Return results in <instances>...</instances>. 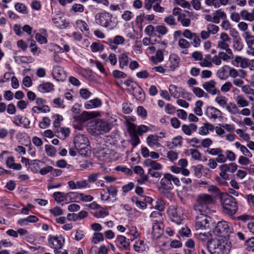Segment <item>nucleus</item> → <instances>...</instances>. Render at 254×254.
<instances>
[{
    "mask_svg": "<svg viewBox=\"0 0 254 254\" xmlns=\"http://www.w3.org/2000/svg\"><path fill=\"white\" fill-rule=\"evenodd\" d=\"M233 47L234 50L241 51L243 48V44L242 42V39L240 38L238 39H233Z\"/></svg>",
    "mask_w": 254,
    "mask_h": 254,
    "instance_id": "56",
    "label": "nucleus"
},
{
    "mask_svg": "<svg viewBox=\"0 0 254 254\" xmlns=\"http://www.w3.org/2000/svg\"><path fill=\"white\" fill-rule=\"evenodd\" d=\"M207 190L209 192L214 195L215 196H219L220 198L222 194H225V193L221 192L220 189L216 186L214 185L208 186L207 187Z\"/></svg>",
    "mask_w": 254,
    "mask_h": 254,
    "instance_id": "41",
    "label": "nucleus"
},
{
    "mask_svg": "<svg viewBox=\"0 0 254 254\" xmlns=\"http://www.w3.org/2000/svg\"><path fill=\"white\" fill-rule=\"evenodd\" d=\"M183 142V138L181 135H178L172 139V146L171 148L176 147L177 146H181Z\"/></svg>",
    "mask_w": 254,
    "mask_h": 254,
    "instance_id": "59",
    "label": "nucleus"
},
{
    "mask_svg": "<svg viewBox=\"0 0 254 254\" xmlns=\"http://www.w3.org/2000/svg\"><path fill=\"white\" fill-rule=\"evenodd\" d=\"M52 75L54 78L59 81H64L66 78V74L64 68L60 66L54 67Z\"/></svg>",
    "mask_w": 254,
    "mask_h": 254,
    "instance_id": "14",
    "label": "nucleus"
},
{
    "mask_svg": "<svg viewBox=\"0 0 254 254\" xmlns=\"http://www.w3.org/2000/svg\"><path fill=\"white\" fill-rule=\"evenodd\" d=\"M97 24L109 30H113L117 25V21L113 14L108 12L97 13L95 17Z\"/></svg>",
    "mask_w": 254,
    "mask_h": 254,
    "instance_id": "3",
    "label": "nucleus"
},
{
    "mask_svg": "<svg viewBox=\"0 0 254 254\" xmlns=\"http://www.w3.org/2000/svg\"><path fill=\"white\" fill-rule=\"evenodd\" d=\"M127 234L131 236V237L129 238L131 241H132L135 239L140 236V233L134 226L130 227L129 228V231Z\"/></svg>",
    "mask_w": 254,
    "mask_h": 254,
    "instance_id": "46",
    "label": "nucleus"
},
{
    "mask_svg": "<svg viewBox=\"0 0 254 254\" xmlns=\"http://www.w3.org/2000/svg\"><path fill=\"white\" fill-rule=\"evenodd\" d=\"M64 242V239L62 236L52 237L48 238V245L53 249L62 248Z\"/></svg>",
    "mask_w": 254,
    "mask_h": 254,
    "instance_id": "13",
    "label": "nucleus"
},
{
    "mask_svg": "<svg viewBox=\"0 0 254 254\" xmlns=\"http://www.w3.org/2000/svg\"><path fill=\"white\" fill-rule=\"evenodd\" d=\"M144 163L146 166L150 167L148 169L161 170L163 168V166L161 164L149 159L146 160Z\"/></svg>",
    "mask_w": 254,
    "mask_h": 254,
    "instance_id": "29",
    "label": "nucleus"
},
{
    "mask_svg": "<svg viewBox=\"0 0 254 254\" xmlns=\"http://www.w3.org/2000/svg\"><path fill=\"white\" fill-rule=\"evenodd\" d=\"M207 247L212 254H227L231 247L230 242L220 238L208 241Z\"/></svg>",
    "mask_w": 254,
    "mask_h": 254,
    "instance_id": "1",
    "label": "nucleus"
},
{
    "mask_svg": "<svg viewBox=\"0 0 254 254\" xmlns=\"http://www.w3.org/2000/svg\"><path fill=\"white\" fill-rule=\"evenodd\" d=\"M74 147L81 155L86 156L88 150L89 142L88 138L84 134L76 135L73 140Z\"/></svg>",
    "mask_w": 254,
    "mask_h": 254,
    "instance_id": "5",
    "label": "nucleus"
},
{
    "mask_svg": "<svg viewBox=\"0 0 254 254\" xmlns=\"http://www.w3.org/2000/svg\"><path fill=\"white\" fill-rule=\"evenodd\" d=\"M193 94L197 97L201 98L202 97H207V93L205 92L202 89L198 87H193L192 88Z\"/></svg>",
    "mask_w": 254,
    "mask_h": 254,
    "instance_id": "50",
    "label": "nucleus"
},
{
    "mask_svg": "<svg viewBox=\"0 0 254 254\" xmlns=\"http://www.w3.org/2000/svg\"><path fill=\"white\" fill-rule=\"evenodd\" d=\"M216 82L213 80L204 82L202 86L208 93L212 95L220 94V91L216 88Z\"/></svg>",
    "mask_w": 254,
    "mask_h": 254,
    "instance_id": "15",
    "label": "nucleus"
},
{
    "mask_svg": "<svg viewBox=\"0 0 254 254\" xmlns=\"http://www.w3.org/2000/svg\"><path fill=\"white\" fill-rule=\"evenodd\" d=\"M164 225L162 223H155L152 226V235L153 239H159L163 233Z\"/></svg>",
    "mask_w": 254,
    "mask_h": 254,
    "instance_id": "17",
    "label": "nucleus"
},
{
    "mask_svg": "<svg viewBox=\"0 0 254 254\" xmlns=\"http://www.w3.org/2000/svg\"><path fill=\"white\" fill-rule=\"evenodd\" d=\"M219 175L220 176H217L216 177V181L223 186L227 185V183L226 181L229 180V175L227 174V172L221 171Z\"/></svg>",
    "mask_w": 254,
    "mask_h": 254,
    "instance_id": "36",
    "label": "nucleus"
},
{
    "mask_svg": "<svg viewBox=\"0 0 254 254\" xmlns=\"http://www.w3.org/2000/svg\"><path fill=\"white\" fill-rule=\"evenodd\" d=\"M134 87L132 91L133 96L138 101L142 102L145 100V96L143 89L138 85L134 84Z\"/></svg>",
    "mask_w": 254,
    "mask_h": 254,
    "instance_id": "19",
    "label": "nucleus"
},
{
    "mask_svg": "<svg viewBox=\"0 0 254 254\" xmlns=\"http://www.w3.org/2000/svg\"><path fill=\"white\" fill-rule=\"evenodd\" d=\"M178 45L181 49H188L191 46L190 43L184 38H181L179 40Z\"/></svg>",
    "mask_w": 254,
    "mask_h": 254,
    "instance_id": "62",
    "label": "nucleus"
},
{
    "mask_svg": "<svg viewBox=\"0 0 254 254\" xmlns=\"http://www.w3.org/2000/svg\"><path fill=\"white\" fill-rule=\"evenodd\" d=\"M150 217L154 223H162V215L160 211H154L150 214Z\"/></svg>",
    "mask_w": 254,
    "mask_h": 254,
    "instance_id": "43",
    "label": "nucleus"
},
{
    "mask_svg": "<svg viewBox=\"0 0 254 254\" xmlns=\"http://www.w3.org/2000/svg\"><path fill=\"white\" fill-rule=\"evenodd\" d=\"M102 156L103 158V159L107 162H110L113 161V158L112 156L114 154V151L107 149L105 151H103L101 152Z\"/></svg>",
    "mask_w": 254,
    "mask_h": 254,
    "instance_id": "45",
    "label": "nucleus"
},
{
    "mask_svg": "<svg viewBox=\"0 0 254 254\" xmlns=\"http://www.w3.org/2000/svg\"><path fill=\"white\" fill-rule=\"evenodd\" d=\"M197 127L194 124H190L189 125H183L182 126V130L185 134L190 135L192 132L197 130Z\"/></svg>",
    "mask_w": 254,
    "mask_h": 254,
    "instance_id": "26",
    "label": "nucleus"
},
{
    "mask_svg": "<svg viewBox=\"0 0 254 254\" xmlns=\"http://www.w3.org/2000/svg\"><path fill=\"white\" fill-rule=\"evenodd\" d=\"M207 30L210 34H215L219 31V27L216 25L213 24H209L207 25Z\"/></svg>",
    "mask_w": 254,
    "mask_h": 254,
    "instance_id": "64",
    "label": "nucleus"
},
{
    "mask_svg": "<svg viewBox=\"0 0 254 254\" xmlns=\"http://www.w3.org/2000/svg\"><path fill=\"white\" fill-rule=\"evenodd\" d=\"M215 101L221 107L225 108L227 103V98L222 95H218L215 99Z\"/></svg>",
    "mask_w": 254,
    "mask_h": 254,
    "instance_id": "49",
    "label": "nucleus"
},
{
    "mask_svg": "<svg viewBox=\"0 0 254 254\" xmlns=\"http://www.w3.org/2000/svg\"><path fill=\"white\" fill-rule=\"evenodd\" d=\"M52 20L55 26L61 29L65 28L68 25V23L60 16L54 18Z\"/></svg>",
    "mask_w": 254,
    "mask_h": 254,
    "instance_id": "30",
    "label": "nucleus"
},
{
    "mask_svg": "<svg viewBox=\"0 0 254 254\" xmlns=\"http://www.w3.org/2000/svg\"><path fill=\"white\" fill-rule=\"evenodd\" d=\"M130 239L123 235H118L115 241L116 246L121 250H127L130 246Z\"/></svg>",
    "mask_w": 254,
    "mask_h": 254,
    "instance_id": "11",
    "label": "nucleus"
},
{
    "mask_svg": "<svg viewBox=\"0 0 254 254\" xmlns=\"http://www.w3.org/2000/svg\"><path fill=\"white\" fill-rule=\"evenodd\" d=\"M169 90L171 96L175 98H178L184 94L181 88L173 84L170 85Z\"/></svg>",
    "mask_w": 254,
    "mask_h": 254,
    "instance_id": "25",
    "label": "nucleus"
},
{
    "mask_svg": "<svg viewBox=\"0 0 254 254\" xmlns=\"http://www.w3.org/2000/svg\"><path fill=\"white\" fill-rule=\"evenodd\" d=\"M98 116L96 112H83L81 114L73 116V118L75 121L79 123H84L89 120L95 118Z\"/></svg>",
    "mask_w": 254,
    "mask_h": 254,
    "instance_id": "12",
    "label": "nucleus"
},
{
    "mask_svg": "<svg viewBox=\"0 0 254 254\" xmlns=\"http://www.w3.org/2000/svg\"><path fill=\"white\" fill-rule=\"evenodd\" d=\"M203 105V102L201 100H198L195 102V108L194 109V113L198 116H201L202 115V111L201 109V107Z\"/></svg>",
    "mask_w": 254,
    "mask_h": 254,
    "instance_id": "53",
    "label": "nucleus"
},
{
    "mask_svg": "<svg viewBox=\"0 0 254 254\" xmlns=\"http://www.w3.org/2000/svg\"><path fill=\"white\" fill-rule=\"evenodd\" d=\"M213 233L221 237H225L231 232L230 225L226 221L218 222L213 231Z\"/></svg>",
    "mask_w": 254,
    "mask_h": 254,
    "instance_id": "9",
    "label": "nucleus"
},
{
    "mask_svg": "<svg viewBox=\"0 0 254 254\" xmlns=\"http://www.w3.org/2000/svg\"><path fill=\"white\" fill-rule=\"evenodd\" d=\"M228 68L229 66L225 65L219 69L217 72L218 77L221 79H225L227 76L225 73L228 70Z\"/></svg>",
    "mask_w": 254,
    "mask_h": 254,
    "instance_id": "58",
    "label": "nucleus"
},
{
    "mask_svg": "<svg viewBox=\"0 0 254 254\" xmlns=\"http://www.w3.org/2000/svg\"><path fill=\"white\" fill-rule=\"evenodd\" d=\"M226 17V14L224 11L221 9L217 10L213 13V23L218 24L220 22L221 19L223 20Z\"/></svg>",
    "mask_w": 254,
    "mask_h": 254,
    "instance_id": "27",
    "label": "nucleus"
},
{
    "mask_svg": "<svg viewBox=\"0 0 254 254\" xmlns=\"http://www.w3.org/2000/svg\"><path fill=\"white\" fill-rule=\"evenodd\" d=\"M40 163H43V162L38 160H32L30 164V165L31 166V171L35 173H38L40 168Z\"/></svg>",
    "mask_w": 254,
    "mask_h": 254,
    "instance_id": "54",
    "label": "nucleus"
},
{
    "mask_svg": "<svg viewBox=\"0 0 254 254\" xmlns=\"http://www.w3.org/2000/svg\"><path fill=\"white\" fill-rule=\"evenodd\" d=\"M93 213V215L97 218H104L109 214L107 208H101Z\"/></svg>",
    "mask_w": 254,
    "mask_h": 254,
    "instance_id": "40",
    "label": "nucleus"
},
{
    "mask_svg": "<svg viewBox=\"0 0 254 254\" xmlns=\"http://www.w3.org/2000/svg\"><path fill=\"white\" fill-rule=\"evenodd\" d=\"M236 101L239 107L244 108L249 105V102L242 95L237 96Z\"/></svg>",
    "mask_w": 254,
    "mask_h": 254,
    "instance_id": "37",
    "label": "nucleus"
},
{
    "mask_svg": "<svg viewBox=\"0 0 254 254\" xmlns=\"http://www.w3.org/2000/svg\"><path fill=\"white\" fill-rule=\"evenodd\" d=\"M214 129V127L213 125L209 123H204L203 126L199 127L198 133L202 135H205L209 133V131H212Z\"/></svg>",
    "mask_w": 254,
    "mask_h": 254,
    "instance_id": "23",
    "label": "nucleus"
},
{
    "mask_svg": "<svg viewBox=\"0 0 254 254\" xmlns=\"http://www.w3.org/2000/svg\"><path fill=\"white\" fill-rule=\"evenodd\" d=\"M169 62L170 69L174 71L179 67L180 58L177 55L172 54L170 55Z\"/></svg>",
    "mask_w": 254,
    "mask_h": 254,
    "instance_id": "20",
    "label": "nucleus"
},
{
    "mask_svg": "<svg viewBox=\"0 0 254 254\" xmlns=\"http://www.w3.org/2000/svg\"><path fill=\"white\" fill-rule=\"evenodd\" d=\"M178 21L180 22L184 27H189L191 24V20L190 18H187L185 14L183 15H179L177 18Z\"/></svg>",
    "mask_w": 254,
    "mask_h": 254,
    "instance_id": "47",
    "label": "nucleus"
},
{
    "mask_svg": "<svg viewBox=\"0 0 254 254\" xmlns=\"http://www.w3.org/2000/svg\"><path fill=\"white\" fill-rule=\"evenodd\" d=\"M128 52L121 53L118 56V60L120 68L124 69L125 66L128 65L129 62Z\"/></svg>",
    "mask_w": 254,
    "mask_h": 254,
    "instance_id": "21",
    "label": "nucleus"
},
{
    "mask_svg": "<svg viewBox=\"0 0 254 254\" xmlns=\"http://www.w3.org/2000/svg\"><path fill=\"white\" fill-rule=\"evenodd\" d=\"M240 15L242 19L245 20L253 21L254 20V13H250L247 10H243L240 12Z\"/></svg>",
    "mask_w": 254,
    "mask_h": 254,
    "instance_id": "42",
    "label": "nucleus"
},
{
    "mask_svg": "<svg viewBox=\"0 0 254 254\" xmlns=\"http://www.w3.org/2000/svg\"><path fill=\"white\" fill-rule=\"evenodd\" d=\"M81 193L77 192L71 191L68 193H66V197L67 199V202L74 201L79 202L80 201Z\"/></svg>",
    "mask_w": 254,
    "mask_h": 254,
    "instance_id": "32",
    "label": "nucleus"
},
{
    "mask_svg": "<svg viewBox=\"0 0 254 254\" xmlns=\"http://www.w3.org/2000/svg\"><path fill=\"white\" fill-rule=\"evenodd\" d=\"M167 213L172 221L181 224L183 220L184 211L182 207L171 205L167 210Z\"/></svg>",
    "mask_w": 254,
    "mask_h": 254,
    "instance_id": "7",
    "label": "nucleus"
},
{
    "mask_svg": "<svg viewBox=\"0 0 254 254\" xmlns=\"http://www.w3.org/2000/svg\"><path fill=\"white\" fill-rule=\"evenodd\" d=\"M205 114L209 119L215 120L221 117L222 113L219 109L215 107H208L206 109Z\"/></svg>",
    "mask_w": 254,
    "mask_h": 254,
    "instance_id": "18",
    "label": "nucleus"
},
{
    "mask_svg": "<svg viewBox=\"0 0 254 254\" xmlns=\"http://www.w3.org/2000/svg\"><path fill=\"white\" fill-rule=\"evenodd\" d=\"M138 135V134L137 133H132V134L129 135L130 137V141L133 147H135L140 143V139Z\"/></svg>",
    "mask_w": 254,
    "mask_h": 254,
    "instance_id": "63",
    "label": "nucleus"
},
{
    "mask_svg": "<svg viewBox=\"0 0 254 254\" xmlns=\"http://www.w3.org/2000/svg\"><path fill=\"white\" fill-rule=\"evenodd\" d=\"M104 240V236L102 233L100 232L94 233L92 238V242L94 244H97L100 242L103 241Z\"/></svg>",
    "mask_w": 254,
    "mask_h": 254,
    "instance_id": "57",
    "label": "nucleus"
},
{
    "mask_svg": "<svg viewBox=\"0 0 254 254\" xmlns=\"http://www.w3.org/2000/svg\"><path fill=\"white\" fill-rule=\"evenodd\" d=\"M150 60L154 64H157L161 62L164 60L163 52L161 50H158L156 51V54L150 57Z\"/></svg>",
    "mask_w": 254,
    "mask_h": 254,
    "instance_id": "33",
    "label": "nucleus"
},
{
    "mask_svg": "<svg viewBox=\"0 0 254 254\" xmlns=\"http://www.w3.org/2000/svg\"><path fill=\"white\" fill-rule=\"evenodd\" d=\"M225 108L230 114L236 115L239 113L238 107L233 102H229L227 104Z\"/></svg>",
    "mask_w": 254,
    "mask_h": 254,
    "instance_id": "38",
    "label": "nucleus"
},
{
    "mask_svg": "<svg viewBox=\"0 0 254 254\" xmlns=\"http://www.w3.org/2000/svg\"><path fill=\"white\" fill-rule=\"evenodd\" d=\"M134 250L138 253H142L148 250V247L143 240H138L133 245Z\"/></svg>",
    "mask_w": 254,
    "mask_h": 254,
    "instance_id": "24",
    "label": "nucleus"
},
{
    "mask_svg": "<svg viewBox=\"0 0 254 254\" xmlns=\"http://www.w3.org/2000/svg\"><path fill=\"white\" fill-rule=\"evenodd\" d=\"M161 137L155 134H150L146 138L147 144L150 147L157 146L159 144L158 142L159 139Z\"/></svg>",
    "mask_w": 254,
    "mask_h": 254,
    "instance_id": "31",
    "label": "nucleus"
},
{
    "mask_svg": "<svg viewBox=\"0 0 254 254\" xmlns=\"http://www.w3.org/2000/svg\"><path fill=\"white\" fill-rule=\"evenodd\" d=\"M215 202V198L212 195L201 193L197 196L193 208L196 213H207L209 209V206Z\"/></svg>",
    "mask_w": 254,
    "mask_h": 254,
    "instance_id": "2",
    "label": "nucleus"
},
{
    "mask_svg": "<svg viewBox=\"0 0 254 254\" xmlns=\"http://www.w3.org/2000/svg\"><path fill=\"white\" fill-rule=\"evenodd\" d=\"M65 195L66 193L60 191L55 192L53 193V197L58 202L67 201Z\"/></svg>",
    "mask_w": 254,
    "mask_h": 254,
    "instance_id": "44",
    "label": "nucleus"
},
{
    "mask_svg": "<svg viewBox=\"0 0 254 254\" xmlns=\"http://www.w3.org/2000/svg\"><path fill=\"white\" fill-rule=\"evenodd\" d=\"M158 190L160 193L167 198L172 196L171 191L173 186L169 177V173L164 174V177L160 181Z\"/></svg>",
    "mask_w": 254,
    "mask_h": 254,
    "instance_id": "6",
    "label": "nucleus"
},
{
    "mask_svg": "<svg viewBox=\"0 0 254 254\" xmlns=\"http://www.w3.org/2000/svg\"><path fill=\"white\" fill-rule=\"evenodd\" d=\"M235 145L237 148H240L242 153L244 156L249 158L252 157V153L245 146L242 145L239 142H236Z\"/></svg>",
    "mask_w": 254,
    "mask_h": 254,
    "instance_id": "35",
    "label": "nucleus"
},
{
    "mask_svg": "<svg viewBox=\"0 0 254 254\" xmlns=\"http://www.w3.org/2000/svg\"><path fill=\"white\" fill-rule=\"evenodd\" d=\"M220 202L224 213L233 215L238 210V205L236 199L228 193L220 196Z\"/></svg>",
    "mask_w": 254,
    "mask_h": 254,
    "instance_id": "4",
    "label": "nucleus"
},
{
    "mask_svg": "<svg viewBox=\"0 0 254 254\" xmlns=\"http://www.w3.org/2000/svg\"><path fill=\"white\" fill-rule=\"evenodd\" d=\"M125 42L124 38L120 35L116 36L113 39H109L106 43L109 45L110 48L112 50H115L118 48V45L123 44Z\"/></svg>",
    "mask_w": 254,
    "mask_h": 254,
    "instance_id": "16",
    "label": "nucleus"
},
{
    "mask_svg": "<svg viewBox=\"0 0 254 254\" xmlns=\"http://www.w3.org/2000/svg\"><path fill=\"white\" fill-rule=\"evenodd\" d=\"M93 133L99 134L102 132H108L111 129L110 124L104 121L98 120L89 127Z\"/></svg>",
    "mask_w": 254,
    "mask_h": 254,
    "instance_id": "8",
    "label": "nucleus"
},
{
    "mask_svg": "<svg viewBox=\"0 0 254 254\" xmlns=\"http://www.w3.org/2000/svg\"><path fill=\"white\" fill-rule=\"evenodd\" d=\"M76 26L79 29H80L82 32H84V31L88 32L89 30V28L88 27L87 24L86 23V22H85L84 21H83L82 20H80V19L77 20L76 21Z\"/></svg>",
    "mask_w": 254,
    "mask_h": 254,
    "instance_id": "55",
    "label": "nucleus"
},
{
    "mask_svg": "<svg viewBox=\"0 0 254 254\" xmlns=\"http://www.w3.org/2000/svg\"><path fill=\"white\" fill-rule=\"evenodd\" d=\"M101 105V100L98 98H96L85 102L84 104V107L86 109H91L99 107Z\"/></svg>",
    "mask_w": 254,
    "mask_h": 254,
    "instance_id": "22",
    "label": "nucleus"
},
{
    "mask_svg": "<svg viewBox=\"0 0 254 254\" xmlns=\"http://www.w3.org/2000/svg\"><path fill=\"white\" fill-rule=\"evenodd\" d=\"M54 88V85L50 82H45L38 85V90L42 93H48L52 91Z\"/></svg>",
    "mask_w": 254,
    "mask_h": 254,
    "instance_id": "28",
    "label": "nucleus"
},
{
    "mask_svg": "<svg viewBox=\"0 0 254 254\" xmlns=\"http://www.w3.org/2000/svg\"><path fill=\"white\" fill-rule=\"evenodd\" d=\"M90 48L92 52L102 51L104 49V46L99 42H94L90 46Z\"/></svg>",
    "mask_w": 254,
    "mask_h": 254,
    "instance_id": "52",
    "label": "nucleus"
},
{
    "mask_svg": "<svg viewBox=\"0 0 254 254\" xmlns=\"http://www.w3.org/2000/svg\"><path fill=\"white\" fill-rule=\"evenodd\" d=\"M200 65L202 67H211L213 65L211 62V56L209 54L205 55V58L199 62Z\"/></svg>",
    "mask_w": 254,
    "mask_h": 254,
    "instance_id": "39",
    "label": "nucleus"
},
{
    "mask_svg": "<svg viewBox=\"0 0 254 254\" xmlns=\"http://www.w3.org/2000/svg\"><path fill=\"white\" fill-rule=\"evenodd\" d=\"M221 60L227 62L234 58V55L232 50L225 51V52H220L218 53Z\"/></svg>",
    "mask_w": 254,
    "mask_h": 254,
    "instance_id": "34",
    "label": "nucleus"
},
{
    "mask_svg": "<svg viewBox=\"0 0 254 254\" xmlns=\"http://www.w3.org/2000/svg\"><path fill=\"white\" fill-rule=\"evenodd\" d=\"M55 133L57 132L58 133V135H56L58 137L65 138L68 136L70 130L68 128H64L61 127L60 128V130L57 129V130H55Z\"/></svg>",
    "mask_w": 254,
    "mask_h": 254,
    "instance_id": "48",
    "label": "nucleus"
},
{
    "mask_svg": "<svg viewBox=\"0 0 254 254\" xmlns=\"http://www.w3.org/2000/svg\"><path fill=\"white\" fill-rule=\"evenodd\" d=\"M14 7L17 11L21 13L26 14L28 13L27 7L22 3H16Z\"/></svg>",
    "mask_w": 254,
    "mask_h": 254,
    "instance_id": "51",
    "label": "nucleus"
},
{
    "mask_svg": "<svg viewBox=\"0 0 254 254\" xmlns=\"http://www.w3.org/2000/svg\"><path fill=\"white\" fill-rule=\"evenodd\" d=\"M198 215L195 218V228L196 230H205L209 226L211 218L206 213H197Z\"/></svg>",
    "mask_w": 254,
    "mask_h": 254,
    "instance_id": "10",
    "label": "nucleus"
},
{
    "mask_svg": "<svg viewBox=\"0 0 254 254\" xmlns=\"http://www.w3.org/2000/svg\"><path fill=\"white\" fill-rule=\"evenodd\" d=\"M76 184L77 186V189H85L90 188V186L89 184V181L87 180H81L76 182Z\"/></svg>",
    "mask_w": 254,
    "mask_h": 254,
    "instance_id": "60",
    "label": "nucleus"
},
{
    "mask_svg": "<svg viewBox=\"0 0 254 254\" xmlns=\"http://www.w3.org/2000/svg\"><path fill=\"white\" fill-rule=\"evenodd\" d=\"M45 151L48 156L53 157L56 155V149L54 146L47 144L45 145Z\"/></svg>",
    "mask_w": 254,
    "mask_h": 254,
    "instance_id": "61",
    "label": "nucleus"
}]
</instances>
